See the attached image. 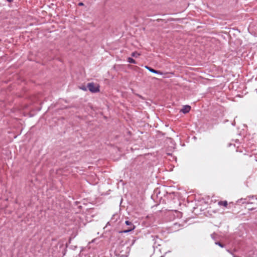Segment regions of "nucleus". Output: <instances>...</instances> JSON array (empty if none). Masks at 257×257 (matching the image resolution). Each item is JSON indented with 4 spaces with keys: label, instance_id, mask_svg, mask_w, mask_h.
Listing matches in <instances>:
<instances>
[{
    "label": "nucleus",
    "instance_id": "6e6552de",
    "mask_svg": "<svg viewBox=\"0 0 257 257\" xmlns=\"http://www.w3.org/2000/svg\"><path fill=\"white\" fill-rule=\"evenodd\" d=\"M215 244H216V245H219V246H220L221 247H224V245H223V244H222V243H221L220 242H218V241L215 242Z\"/></svg>",
    "mask_w": 257,
    "mask_h": 257
},
{
    "label": "nucleus",
    "instance_id": "f8f14e48",
    "mask_svg": "<svg viewBox=\"0 0 257 257\" xmlns=\"http://www.w3.org/2000/svg\"><path fill=\"white\" fill-rule=\"evenodd\" d=\"M213 234H211V237L213 238V239H214V236H213Z\"/></svg>",
    "mask_w": 257,
    "mask_h": 257
},
{
    "label": "nucleus",
    "instance_id": "f257e3e1",
    "mask_svg": "<svg viewBox=\"0 0 257 257\" xmlns=\"http://www.w3.org/2000/svg\"><path fill=\"white\" fill-rule=\"evenodd\" d=\"M87 87L90 91L93 93L99 91V86L98 84H95L94 83H89L87 84Z\"/></svg>",
    "mask_w": 257,
    "mask_h": 257
},
{
    "label": "nucleus",
    "instance_id": "2eb2a0df",
    "mask_svg": "<svg viewBox=\"0 0 257 257\" xmlns=\"http://www.w3.org/2000/svg\"><path fill=\"white\" fill-rule=\"evenodd\" d=\"M82 89L84 90H86V88H84V87H82Z\"/></svg>",
    "mask_w": 257,
    "mask_h": 257
},
{
    "label": "nucleus",
    "instance_id": "9d476101",
    "mask_svg": "<svg viewBox=\"0 0 257 257\" xmlns=\"http://www.w3.org/2000/svg\"><path fill=\"white\" fill-rule=\"evenodd\" d=\"M78 5H79V6H83V5H84V4H83V3H79L78 4Z\"/></svg>",
    "mask_w": 257,
    "mask_h": 257
},
{
    "label": "nucleus",
    "instance_id": "39448f33",
    "mask_svg": "<svg viewBox=\"0 0 257 257\" xmlns=\"http://www.w3.org/2000/svg\"><path fill=\"white\" fill-rule=\"evenodd\" d=\"M218 204L220 207H227L228 204L227 201H220L218 202Z\"/></svg>",
    "mask_w": 257,
    "mask_h": 257
},
{
    "label": "nucleus",
    "instance_id": "423d86ee",
    "mask_svg": "<svg viewBox=\"0 0 257 257\" xmlns=\"http://www.w3.org/2000/svg\"><path fill=\"white\" fill-rule=\"evenodd\" d=\"M127 61L129 63H134V64H136V61L134 59H133V58H130V57H128L127 58Z\"/></svg>",
    "mask_w": 257,
    "mask_h": 257
},
{
    "label": "nucleus",
    "instance_id": "4468645a",
    "mask_svg": "<svg viewBox=\"0 0 257 257\" xmlns=\"http://www.w3.org/2000/svg\"><path fill=\"white\" fill-rule=\"evenodd\" d=\"M7 1L9 2H12L13 1V0H7Z\"/></svg>",
    "mask_w": 257,
    "mask_h": 257
},
{
    "label": "nucleus",
    "instance_id": "f03ea898",
    "mask_svg": "<svg viewBox=\"0 0 257 257\" xmlns=\"http://www.w3.org/2000/svg\"><path fill=\"white\" fill-rule=\"evenodd\" d=\"M125 223L127 225L130 226L128 229L123 230L121 232L122 233H127L128 232H130L131 231L134 230L135 229V226L133 224L132 222L129 221L128 220H126L125 221Z\"/></svg>",
    "mask_w": 257,
    "mask_h": 257
},
{
    "label": "nucleus",
    "instance_id": "7ed1b4c3",
    "mask_svg": "<svg viewBox=\"0 0 257 257\" xmlns=\"http://www.w3.org/2000/svg\"><path fill=\"white\" fill-rule=\"evenodd\" d=\"M191 109V107L189 105H185L183 106V108L181 109V111L184 113H186L188 112Z\"/></svg>",
    "mask_w": 257,
    "mask_h": 257
},
{
    "label": "nucleus",
    "instance_id": "20e7f679",
    "mask_svg": "<svg viewBox=\"0 0 257 257\" xmlns=\"http://www.w3.org/2000/svg\"><path fill=\"white\" fill-rule=\"evenodd\" d=\"M145 68L152 73H156V74H162V73L161 72H160L159 71L156 70L149 66H146Z\"/></svg>",
    "mask_w": 257,
    "mask_h": 257
},
{
    "label": "nucleus",
    "instance_id": "0eeeda50",
    "mask_svg": "<svg viewBox=\"0 0 257 257\" xmlns=\"http://www.w3.org/2000/svg\"><path fill=\"white\" fill-rule=\"evenodd\" d=\"M131 55L132 57H137L140 55V54L137 53V52H134L132 53Z\"/></svg>",
    "mask_w": 257,
    "mask_h": 257
},
{
    "label": "nucleus",
    "instance_id": "1a4fd4ad",
    "mask_svg": "<svg viewBox=\"0 0 257 257\" xmlns=\"http://www.w3.org/2000/svg\"><path fill=\"white\" fill-rule=\"evenodd\" d=\"M111 225V223H110V222H109H109H108L107 223V224H106V226H105V227H104V228H106V227H107V226L108 225Z\"/></svg>",
    "mask_w": 257,
    "mask_h": 257
},
{
    "label": "nucleus",
    "instance_id": "9b49d317",
    "mask_svg": "<svg viewBox=\"0 0 257 257\" xmlns=\"http://www.w3.org/2000/svg\"><path fill=\"white\" fill-rule=\"evenodd\" d=\"M116 215H113L112 218H111V220H112L113 219V218H114V217L116 216Z\"/></svg>",
    "mask_w": 257,
    "mask_h": 257
},
{
    "label": "nucleus",
    "instance_id": "ddd939ff",
    "mask_svg": "<svg viewBox=\"0 0 257 257\" xmlns=\"http://www.w3.org/2000/svg\"><path fill=\"white\" fill-rule=\"evenodd\" d=\"M212 211L214 213L216 212L215 210H212Z\"/></svg>",
    "mask_w": 257,
    "mask_h": 257
}]
</instances>
